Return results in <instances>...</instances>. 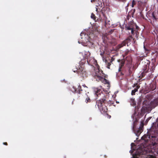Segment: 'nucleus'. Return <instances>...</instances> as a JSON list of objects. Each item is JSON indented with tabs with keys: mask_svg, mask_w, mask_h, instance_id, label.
<instances>
[{
	"mask_svg": "<svg viewBox=\"0 0 158 158\" xmlns=\"http://www.w3.org/2000/svg\"><path fill=\"white\" fill-rule=\"evenodd\" d=\"M87 61L89 64L94 66L93 65L94 64L96 66V67L94 68L93 75L95 78L96 79V80L100 81L105 84H107V87H108L107 89H109V82L108 81L103 77V74L102 71L99 69L96 60L94 58H91L90 59H88Z\"/></svg>",
	"mask_w": 158,
	"mask_h": 158,
	"instance_id": "1",
	"label": "nucleus"
},
{
	"mask_svg": "<svg viewBox=\"0 0 158 158\" xmlns=\"http://www.w3.org/2000/svg\"><path fill=\"white\" fill-rule=\"evenodd\" d=\"M80 36L81 38L79 39L78 42L79 44H81L84 46H88L89 48L94 47L93 43L90 36L82 32L81 33Z\"/></svg>",
	"mask_w": 158,
	"mask_h": 158,
	"instance_id": "2",
	"label": "nucleus"
},
{
	"mask_svg": "<svg viewBox=\"0 0 158 158\" xmlns=\"http://www.w3.org/2000/svg\"><path fill=\"white\" fill-rule=\"evenodd\" d=\"M106 100L105 98H104L96 101V106L102 114H105L107 111V109L104 107V104Z\"/></svg>",
	"mask_w": 158,
	"mask_h": 158,
	"instance_id": "3",
	"label": "nucleus"
},
{
	"mask_svg": "<svg viewBox=\"0 0 158 158\" xmlns=\"http://www.w3.org/2000/svg\"><path fill=\"white\" fill-rule=\"evenodd\" d=\"M76 69L77 70H73V71L74 72H77L79 76L82 77L86 76V72L82 67L79 68V69Z\"/></svg>",
	"mask_w": 158,
	"mask_h": 158,
	"instance_id": "4",
	"label": "nucleus"
},
{
	"mask_svg": "<svg viewBox=\"0 0 158 158\" xmlns=\"http://www.w3.org/2000/svg\"><path fill=\"white\" fill-rule=\"evenodd\" d=\"M135 25L133 23H129L128 25H126L125 26V29L126 30H131V33L132 35H134V26Z\"/></svg>",
	"mask_w": 158,
	"mask_h": 158,
	"instance_id": "5",
	"label": "nucleus"
},
{
	"mask_svg": "<svg viewBox=\"0 0 158 158\" xmlns=\"http://www.w3.org/2000/svg\"><path fill=\"white\" fill-rule=\"evenodd\" d=\"M126 45V43L125 41L123 42L122 43L118 45L116 47L115 49L116 50H118L120 48L125 46Z\"/></svg>",
	"mask_w": 158,
	"mask_h": 158,
	"instance_id": "6",
	"label": "nucleus"
},
{
	"mask_svg": "<svg viewBox=\"0 0 158 158\" xmlns=\"http://www.w3.org/2000/svg\"><path fill=\"white\" fill-rule=\"evenodd\" d=\"M157 99H156L155 100H154L153 101V102H150V105H149V106H147L145 107L146 108H149V107H152V104L153 103H155L156 105H158V102H157Z\"/></svg>",
	"mask_w": 158,
	"mask_h": 158,
	"instance_id": "7",
	"label": "nucleus"
},
{
	"mask_svg": "<svg viewBox=\"0 0 158 158\" xmlns=\"http://www.w3.org/2000/svg\"><path fill=\"white\" fill-rule=\"evenodd\" d=\"M95 90V93L94 94H95L97 96H98L99 95H102L103 96H104V94L101 93V94L100 91L99 90V89H94Z\"/></svg>",
	"mask_w": 158,
	"mask_h": 158,
	"instance_id": "8",
	"label": "nucleus"
},
{
	"mask_svg": "<svg viewBox=\"0 0 158 158\" xmlns=\"http://www.w3.org/2000/svg\"><path fill=\"white\" fill-rule=\"evenodd\" d=\"M104 53H105V52H104V51H102V52H100V54L102 58V60H103V62H106V61H107L104 57Z\"/></svg>",
	"mask_w": 158,
	"mask_h": 158,
	"instance_id": "9",
	"label": "nucleus"
},
{
	"mask_svg": "<svg viewBox=\"0 0 158 158\" xmlns=\"http://www.w3.org/2000/svg\"><path fill=\"white\" fill-rule=\"evenodd\" d=\"M139 88V86L137 85L136 88H135L134 90H132L131 91V95H135V93L138 91V89Z\"/></svg>",
	"mask_w": 158,
	"mask_h": 158,
	"instance_id": "10",
	"label": "nucleus"
},
{
	"mask_svg": "<svg viewBox=\"0 0 158 158\" xmlns=\"http://www.w3.org/2000/svg\"><path fill=\"white\" fill-rule=\"evenodd\" d=\"M106 50V47L105 46H102L100 48V52H101L102 51L105 52Z\"/></svg>",
	"mask_w": 158,
	"mask_h": 158,
	"instance_id": "11",
	"label": "nucleus"
},
{
	"mask_svg": "<svg viewBox=\"0 0 158 158\" xmlns=\"http://www.w3.org/2000/svg\"><path fill=\"white\" fill-rule=\"evenodd\" d=\"M91 101V100L89 97H87L86 98V99L85 100V102H86V103H87L89 102H90Z\"/></svg>",
	"mask_w": 158,
	"mask_h": 158,
	"instance_id": "12",
	"label": "nucleus"
},
{
	"mask_svg": "<svg viewBox=\"0 0 158 158\" xmlns=\"http://www.w3.org/2000/svg\"><path fill=\"white\" fill-rule=\"evenodd\" d=\"M91 18L94 20H95L96 19V17L95 16V15L93 13H92L91 15Z\"/></svg>",
	"mask_w": 158,
	"mask_h": 158,
	"instance_id": "13",
	"label": "nucleus"
},
{
	"mask_svg": "<svg viewBox=\"0 0 158 158\" xmlns=\"http://www.w3.org/2000/svg\"><path fill=\"white\" fill-rule=\"evenodd\" d=\"M107 66V67L108 69H110V66L111 64L110 63H109V62H107V63L106 62H106H105Z\"/></svg>",
	"mask_w": 158,
	"mask_h": 158,
	"instance_id": "14",
	"label": "nucleus"
},
{
	"mask_svg": "<svg viewBox=\"0 0 158 158\" xmlns=\"http://www.w3.org/2000/svg\"><path fill=\"white\" fill-rule=\"evenodd\" d=\"M148 158H156V157L152 155H149L148 157Z\"/></svg>",
	"mask_w": 158,
	"mask_h": 158,
	"instance_id": "15",
	"label": "nucleus"
},
{
	"mask_svg": "<svg viewBox=\"0 0 158 158\" xmlns=\"http://www.w3.org/2000/svg\"><path fill=\"white\" fill-rule=\"evenodd\" d=\"M115 56H113L112 57H111V62L114 61V60L115 58H114V57Z\"/></svg>",
	"mask_w": 158,
	"mask_h": 158,
	"instance_id": "16",
	"label": "nucleus"
},
{
	"mask_svg": "<svg viewBox=\"0 0 158 158\" xmlns=\"http://www.w3.org/2000/svg\"><path fill=\"white\" fill-rule=\"evenodd\" d=\"M131 158H138L137 156H136V155L135 156L134 154L133 155L132 157Z\"/></svg>",
	"mask_w": 158,
	"mask_h": 158,
	"instance_id": "17",
	"label": "nucleus"
},
{
	"mask_svg": "<svg viewBox=\"0 0 158 158\" xmlns=\"http://www.w3.org/2000/svg\"><path fill=\"white\" fill-rule=\"evenodd\" d=\"M81 86H78V90L79 91H82V90L81 89Z\"/></svg>",
	"mask_w": 158,
	"mask_h": 158,
	"instance_id": "18",
	"label": "nucleus"
},
{
	"mask_svg": "<svg viewBox=\"0 0 158 158\" xmlns=\"http://www.w3.org/2000/svg\"><path fill=\"white\" fill-rule=\"evenodd\" d=\"M143 48L144 49V50L146 51H148V50H147V49H146L145 46L144 45V46H143Z\"/></svg>",
	"mask_w": 158,
	"mask_h": 158,
	"instance_id": "19",
	"label": "nucleus"
},
{
	"mask_svg": "<svg viewBox=\"0 0 158 158\" xmlns=\"http://www.w3.org/2000/svg\"><path fill=\"white\" fill-rule=\"evenodd\" d=\"M84 87H86L87 88V87L85 85V84H84L82 85Z\"/></svg>",
	"mask_w": 158,
	"mask_h": 158,
	"instance_id": "20",
	"label": "nucleus"
},
{
	"mask_svg": "<svg viewBox=\"0 0 158 158\" xmlns=\"http://www.w3.org/2000/svg\"><path fill=\"white\" fill-rule=\"evenodd\" d=\"M118 71H121V67H119Z\"/></svg>",
	"mask_w": 158,
	"mask_h": 158,
	"instance_id": "21",
	"label": "nucleus"
},
{
	"mask_svg": "<svg viewBox=\"0 0 158 158\" xmlns=\"http://www.w3.org/2000/svg\"><path fill=\"white\" fill-rule=\"evenodd\" d=\"M133 2H134V1H133V2H132V7H133V6H134Z\"/></svg>",
	"mask_w": 158,
	"mask_h": 158,
	"instance_id": "22",
	"label": "nucleus"
},
{
	"mask_svg": "<svg viewBox=\"0 0 158 158\" xmlns=\"http://www.w3.org/2000/svg\"><path fill=\"white\" fill-rule=\"evenodd\" d=\"M129 152L131 154L133 152V151L132 150H130Z\"/></svg>",
	"mask_w": 158,
	"mask_h": 158,
	"instance_id": "23",
	"label": "nucleus"
},
{
	"mask_svg": "<svg viewBox=\"0 0 158 158\" xmlns=\"http://www.w3.org/2000/svg\"><path fill=\"white\" fill-rule=\"evenodd\" d=\"M99 6L101 7L102 6V3H101L99 4Z\"/></svg>",
	"mask_w": 158,
	"mask_h": 158,
	"instance_id": "24",
	"label": "nucleus"
},
{
	"mask_svg": "<svg viewBox=\"0 0 158 158\" xmlns=\"http://www.w3.org/2000/svg\"><path fill=\"white\" fill-rule=\"evenodd\" d=\"M107 22H109L110 21H107V20H106L105 23H106Z\"/></svg>",
	"mask_w": 158,
	"mask_h": 158,
	"instance_id": "25",
	"label": "nucleus"
},
{
	"mask_svg": "<svg viewBox=\"0 0 158 158\" xmlns=\"http://www.w3.org/2000/svg\"><path fill=\"white\" fill-rule=\"evenodd\" d=\"M3 144H4L7 145V143H3Z\"/></svg>",
	"mask_w": 158,
	"mask_h": 158,
	"instance_id": "26",
	"label": "nucleus"
},
{
	"mask_svg": "<svg viewBox=\"0 0 158 158\" xmlns=\"http://www.w3.org/2000/svg\"><path fill=\"white\" fill-rule=\"evenodd\" d=\"M95 0H91V2H92L93 1H94Z\"/></svg>",
	"mask_w": 158,
	"mask_h": 158,
	"instance_id": "27",
	"label": "nucleus"
},
{
	"mask_svg": "<svg viewBox=\"0 0 158 158\" xmlns=\"http://www.w3.org/2000/svg\"><path fill=\"white\" fill-rule=\"evenodd\" d=\"M109 118H111V116H109Z\"/></svg>",
	"mask_w": 158,
	"mask_h": 158,
	"instance_id": "28",
	"label": "nucleus"
},
{
	"mask_svg": "<svg viewBox=\"0 0 158 158\" xmlns=\"http://www.w3.org/2000/svg\"><path fill=\"white\" fill-rule=\"evenodd\" d=\"M133 144V143H131V147H132V144Z\"/></svg>",
	"mask_w": 158,
	"mask_h": 158,
	"instance_id": "29",
	"label": "nucleus"
},
{
	"mask_svg": "<svg viewBox=\"0 0 158 158\" xmlns=\"http://www.w3.org/2000/svg\"><path fill=\"white\" fill-rule=\"evenodd\" d=\"M98 10V9L97 8H96V11H97Z\"/></svg>",
	"mask_w": 158,
	"mask_h": 158,
	"instance_id": "30",
	"label": "nucleus"
},
{
	"mask_svg": "<svg viewBox=\"0 0 158 158\" xmlns=\"http://www.w3.org/2000/svg\"><path fill=\"white\" fill-rule=\"evenodd\" d=\"M118 93V92H115V94H117Z\"/></svg>",
	"mask_w": 158,
	"mask_h": 158,
	"instance_id": "31",
	"label": "nucleus"
},
{
	"mask_svg": "<svg viewBox=\"0 0 158 158\" xmlns=\"http://www.w3.org/2000/svg\"><path fill=\"white\" fill-rule=\"evenodd\" d=\"M145 103V102H143V104H144V103Z\"/></svg>",
	"mask_w": 158,
	"mask_h": 158,
	"instance_id": "32",
	"label": "nucleus"
},
{
	"mask_svg": "<svg viewBox=\"0 0 158 158\" xmlns=\"http://www.w3.org/2000/svg\"><path fill=\"white\" fill-rule=\"evenodd\" d=\"M136 26V28H137L138 27V26Z\"/></svg>",
	"mask_w": 158,
	"mask_h": 158,
	"instance_id": "33",
	"label": "nucleus"
},
{
	"mask_svg": "<svg viewBox=\"0 0 158 158\" xmlns=\"http://www.w3.org/2000/svg\"><path fill=\"white\" fill-rule=\"evenodd\" d=\"M76 90L75 89L74 91L76 92Z\"/></svg>",
	"mask_w": 158,
	"mask_h": 158,
	"instance_id": "34",
	"label": "nucleus"
}]
</instances>
